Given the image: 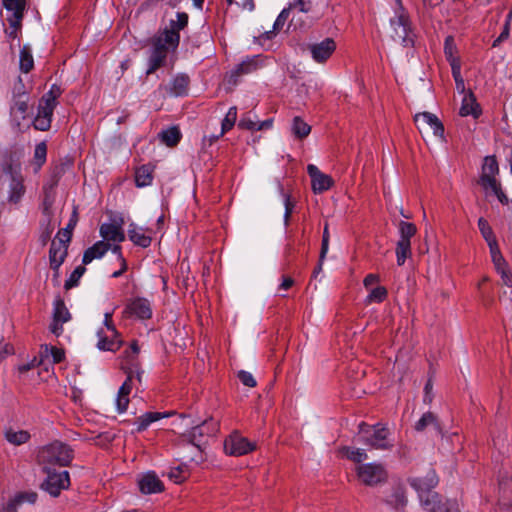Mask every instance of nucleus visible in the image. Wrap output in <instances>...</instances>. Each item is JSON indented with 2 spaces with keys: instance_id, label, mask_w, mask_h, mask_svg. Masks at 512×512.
Masks as SVG:
<instances>
[{
  "instance_id": "obj_12",
  "label": "nucleus",
  "mask_w": 512,
  "mask_h": 512,
  "mask_svg": "<svg viewBox=\"0 0 512 512\" xmlns=\"http://www.w3.org/2000/svg\"><path fill=\"white\" fill-rule=\"evenodd\" d=\"M419 498L424 509L429 512H461L456 501L447 500L443 503L436 492L426 493Z\"/></svg>"
},
{
  "instance_id": "obj_5",
  "label": "nucleus",
  "mask_w": 512,
  "mask_h": 512,
  "mask_svg": "<svg viewBox=\"0 0 512 512\" xmlns=\"http://www.w3.org/2000/svg\"><path fill=\"white\" fill-rule=\"evenodd\" d=\"M388 428L381 424L370 426L364 422L359 424L360 440L369 447L377 450H388L393 447L388 436Z\"/></svg>"
},
{
  "instance_id": "obj_48",
  "label": "nucleus",
  "mask_w": 512,
  "mask_h": 512,
  "mask_svg": "<svg viewBox=\"0 0 512 512\" xmlns=\"http://www.w3.org/2000/svg\"><path fill=\"white\" fill-rule=\"evenodd\" d=\"M387 289L383 286H377L373 289H371L369 295L367 296V303H381L383 302L387 297Z\"/></svg>"
},
{
  "instance_id": "obj_8",
  "label": "nucleus",
  "mask_w": 512,
  "mask_h": 512,
  "mask_svg": "<svg viewBox=\"0 0 512 512\" xmlns=\"http://www.w3.org/2000/svg\"><path fill=\"white\" fill-rule=\"evenodd\" d=\"M356 474L362 484L371 487L385 483L388 479L385 467L379 463L361 464L357 466Z\"/></svg>"
},
{
  "instance_id": "obj_49",
  "label": "nucleus",
  "mask_w": 512,
  "mask_h": 512,
  "mask_svg": "<svg viewBox=\"0 0 512 512\" xmlns=\"http://www.w3.org/2000/svg\"><path fill=\"white\" fill-rule=\"evenodd\" d=\"M329 230H328V224L326 223L323 229V235H322V244H321V260H325L326 254L329 249Z\"/></svg>"
},
{
  "instance_id": "obj_37",
  "label": "nucleus",
  "mask_w": 512,
  "mask_h": 512,
  "mask_svg": "<svg viewBox=\"0 0 512 512\" xmlns=\"http://www.w3.org/2000/svg\"><path fill=\"white\" fill-rule=\"evenodd\" d=\"M291 131L296 138L303 139L310 134L311 126L303 119L296 116L292 120Z\"/></svg>"
},
{
  "instance_id": "obj_1",
  "label": "nucleus",
  "mask_w": 512,
  "mask_h": 512,
  "mask_svg": "<svg viewBox=\"0 0 512 512\" xmlns=\"http://www.w3.org/2000/svg\"><path fill=\"white\" fill-rule=\"evenodd\" d=\"M19 68L24 75L19 76L18 83L14 86V104L11 108L12 123L19 131L25 132L32 126V118L30 116V96L24 89V81L30 84L32 76L29 75L32 70V50L29 44H26L20 50Z\"/></svg>"
},
{
  "instance_id": "obj_51",
  "label": "nucleus",
  "mask_w": 512,
  "mask_h": 512,
  "mask_svg": "<svg viewBox=\"0 0 512 512\" xmlns=\"http://www.w3.org/2000/svg\"><path fill=\"white\" fill-rule=\"evenodd\" d=\"M455 43H454V39L452 36H448L446 37L445 39V43H444V52H445V55L447 57V59L451 62L453 59H455L453 57L454 55V52H455Z\"/></svg>"
},
{
  "instance_id": "obj_10",
  "label": "nucleus",
  "mask_w": 512,
  "mask_h": 512,
  "mask_svg": "<svg viewBox=\"0 0 512 512\" xmlns=\"http://www.w3.org/2000/svg\"><path fill=\"white\" fill-rule=\"evenodd\" d=\"M218 430V425L212 420H205L201 424L194 426L191 431L182 434L184 441L191 443L197 448H201L208 438L213 436Z\"/></svg>"
},
{
  "instance_id": "obj_14",
  "label": "nucleus",
  "mask_w": 512,
  "mask_h": 512,
  "mask_svg": "<svg viewBox=\"0 0 512 512\" xmlns=\"http://www.w3.org/2000/svg\"><path fill=\"white\" fill-rule=\"evenodd\" d=\"M383 502L396 511L403 510L408 503L404 484L400 482L393 483L390 489L386 491Z\"/></svg>"
},
{
  "instance_id": "obj_58",
  "label": "nucleus",
  "mask_w": 512,
  "mask_h": 512,
  "mask_svg": "<svg viewBox=\"0 0 512 512\" xmlns=\"http://www.w3.org/2000/svg\"><path fill=\"white\" fill-rule=\"evenodd\" d=\"M509 31H510V25H509V22L506 21L505 25H504V28H503V31L498 36V38L494 40L492 46L493 47H497L501 42L506 40L509 37Z\"/></svg>"
},
{
  "instance_id": "obj_43",
  "label": "nucleus",
  "mask_w": 512,
  "mask_h": 512,
  "mask_svg": "<svg viewBox=\"0 0 512 512\" xmlns=\"http://www.w3.org/2000/svg\"><path fill=\"white\" fill-rule=\"evenodd\" d=\"M417 228L413 223L401 221L399 223V240L410 242V239L416 234Z\"/></svg>"
},
{
  "instance_id": "obj_50",
  "label": "nucleus",
  "mask_w": 512,
  "mask_h": 512,
  "mask_svg": "<svg viewBox=\"0 0 512 512\" xmlns=\"http://www.w3.org/2000/svg\"><path fill=\"white\" fill-rule=\"evenodd\" d=\"M237 376L243 385L248 387L256 386V380L250 372L241 370L238 372Z\"/></svg>"
},
{
  "instance_id": "obj_41",
  "label": "nucleus",
  "mask_w": 512,
  "mask_h": 512,
  "mask_svg": "<svg viewBox=\"0 0 512 512\" xmlns=\"http://www.w3.org/2000/svg\"><path fill=\"white\" fill-rule=\"evenodd\" d=\"M411 255V242L398 240L396 247L397 264L402 266L406 259Z\"/></svg>"
},
{
  "instance_id": "obj_6",
  "label": "nucleus",
  "mask_w": 512,
  "mask_h": 512,
  "mask_svg": "<svg viewBox=\"0 0 512 512\" xmlns=\"http://www.w3.org/2000/svg\"><path fill=\"white\" fill-rule=\"evenodd\" d=\"M43 471L46 478L41 483L40 488L52 497H58L61 491L70 487V475L66 470H57L56 468L44 466Z\"/></svg>"
},
{
  "instance_id": "obj_64",
  "label": "nucleus",
  "mask_w": 512,
  "mask_h": 512,
  "mask_svg": "<svg viewBox=\"0 0 512 512\" xmlns=\"http://www.w3.org/2000/svg\"><path fill=\"white\" fill-rule=\"evenodd\" d=\"M272 124H273L272 119H267V120H264L261 122H257L256 130L259 131V130L269 129L272 127Z\"/></svg>"
},
{
  "instance_id": "obj_56",
  "label": "nucleus",
  "mask_w": 512,
  "mask_h": 512,
  "mask_svg": "<svg viewBox=\"0 0 512 512\" xmlns=\"http://www.w3.org/2000/svg\"><path fill=\"white\" fill-rule=\"evenodd\" d=\"M57 236L59 239L57 242H62L68 246L72 238V231L65 227L58 232Z\"/></svg>"
},
{
  "instance_id": "obj_9",
  "label": "nucleus",
  "mask_w": 512,
  "mask_h": 512,
  "mask_svg": "<svg viewBox=\"0 0 512 512\" xmlns=\"http://www.w3.org/2000/svg\"><path fill=\"white\" fill-rule=\"evenodd\" d=\"M2 3L6 10L5 21L9 23L6 33L8 37L16 38L23 18L25 0H3Z\"/></svg>"
},
{
  "instance_id": "obj_34",
  "label": "nucleus",
  "mask_w": 512,
  "mask_h": 512,
  "mask_svg": "<svg viewBox=\"0 0 512 512\" xmlns=\"http://www.w3.org/2000/svg\"><path fill=\"white\" fill-rule=\"evenodd\" d=\"M169 414H162V413H159V412H147L143 415H141L140 417L137 418L136 420V424H137V428H136V431L137 432H142L144 430H146L148 428V426L157 421V420H160L161 418L163 417H167Z\"/></svg>"
},
{
  "instance_id": "obj_2",
  "label": "nucleus",
  "mask_w": 512,
  "mask_h": 512,
  "mask_svg": "<svg viewBox=\"0 0 512 512\" xmlns=\"http://www.w3.org/2000/svg\"><path fill=\"white\" fill-rule=\"evenodd\" d=\"M188 19L187 13L177 12L176 19H171L163 30L158 31V33L151 38L152 49L147 74H152L165 65L168 54L175 51L179 45V32L187 27Z\"/></svg>"
},
{
  "instance_id": "obj_7",
  "label": "nucleus",
  "mask_w": 512,
  "mask_h": 512,
  "mask_svg": "<svg viewBox=\"0 0 512 512\" xmlns=\"http://www.w3.org/2000/svg\"><path fill=\"white\" fill-rule=\"evenodd\" d=\"M390 24L394 31L392 37L395 41L400 42L404 46L413 44L409 16L402 4H398L395 17L390 20Z\"/></svg>"
},
{
  "instance_id": "obj_35",
  "label": "nucleus",
  "mask_w": 512,
  "mask_h": 512,
  "mask_svg": "<svg viewBox=\"0 0 512 512\" xmlns=\"http://www.w3.org/2000/svg\"><path fill=\"white\" fill-rule=\"evenodd\" d=\"M189 82L190 81L188 76L184 74L177 75L172 81L170 88L171 93L174 96L186 95L188 92Z\"/></svg>"
},
{
  "instance_id": "obj_39",
  "label": "nucleus",
  "mask_w": 512,
  "mask_h": 512,
  "mask_svg": "<svg viewBox=\"0 0 512 512\" xmlns=\"http://www.w3.org/2000/svg\"><path fill=\"white\" fill-rule=\"evenodd\" d=\"M5 438L13 445H21L30 439V434L28 431L24 430L15 431L13 429H8L5 432Z\"/></svg>"
},
{
  "instance_id": "obj_27",
  "label": "nucleus",
  "mask_w": 512,
  "mask_h": 512,
  "mask_svg": "<svg viewBox=\"0 0 512 512\" xmlns=\"http://www.w3.org/2000/svg\"><path fill=\"white\" fill-rule=\"evenodd\" d=\"M128 236L135 245L143 248L150 246L152 241L151 237L145 234V230L134 223L129 225Z\"/></svg>"
},
{
  "instance_id": "obj_45",
  "label": "nucleus",
  "mask_w": 512,
  "mask_h": 512,
  "mask_svg": "<svg viewBox=\"0 0 512 512\" xmlns=\"http://www.w3.org/2000/svg\"><path fill=\"white\" fill-rule=\"evenodd\" d=\"M478 228H479L480 233L482 234L483 238L487 242V244L497 241L496 237L494 235V232L486 219H484L482 217L479 218Z\"/></svg>"
},
{
  "instance_id": "obj_19",
  "label": "nucleus",
  "mask_w": 512,
  "mask_h": 512,
  "mask_svg": "<svg viewBox=\"0 0 512 512\" xmlns=\"http://www.w3.org/2000/svg\"><path fill=\"white\" fill-rule=\"evenodd\" d=\"M414 121L420 131L426 127H429L432 129L433 134L436 137L443 138L444 126L435 114L430 112L418 113L415 115Z\"/></svg>"
},
{
  "instance_id": "obj_44",
  "label": "nucleus",
  "mask_w": 512,
  "mask_h": 512,
  "mask_svg": "<svg viewBox=\"0 0 512 512\" xmlns=\"http://www.w3.org/2000/svg\"><path fill=\"white\" fill-rule=\"evenodd\" d=\"M488 246H489L491 258L495 265L496 270L502 269L503 266L506 265V261L500 252L497 241H494L493 243H489Z\"/></svg>"
},
{
  "instance_id": "obj_30",
  "label": "nucleus",
  "mask_w": 512,
  "mask_h": 512,
  "mask_svg": "<svg viewBox=\"0 0 512 512\" xmlns=\"http://www.w3.org/2000/svg\"><path fill=\"white\" fill-rule=\"evenodd\" d=\"M459 114L461 116L472 115L474 118H477L481 114L479 105L472 93L464 96Z\"/></svg>"
},
{
  "instance_id": "obj_13",
  "label": "nucleus",
  "mask_w": 512,
  "mask_h": 512,
  "mask_svg": "<svg viewBox=\"0 0 512 512\" xmlns=\"http://www.w3.org/2000/svg\"><path fill=\"white\" fill-rule=\"evenodd\" d=\"M256 444L238 432L232 433L224 442L225 452L232 456H242L255 450Z\"/></svg>"
},
{
  "instance_id": "obj_17",
  "label": "nucleus",
  "mask_w": 512,
  "mask_h": 512,
  "mask_svg": "<svg viewBox=\"0 0 512 512\" xmlns=\"http://www.w3.org/2000/svg\"><path fill=\"white\" fill-rule=\"evenodd\" d=\"M307 49L315 62L324 63L336 50V43L332 38H326L320 43L308 45Z\"/></svg>"
},
{
  "instance_id": "obj_18",
  "label": "nucleus",
  "mask_w": 512,
  "mask_h": 512,
  "mask_svg": "<svg viewBox=\"0 0 512 512\" xmlns=\"http://www.w3.org/2000/svg\"><path fill=\"white\" fill-rule=\"evenodd\" d=\"M71 319V315L62 300H57L54 304L53 320L49 330L55 336H60L63 332V324Z\"/></svg>"
},
{
  "instance_id": "obj_26",
  "label": "nucleus",
  "mask_w": 512,
  "mask_h": 512,
  "mask_svg": "<svg viewBox=\"0 0 512 512\" xmlns=\"http://www.w3.org/2000/svg\"><path fill=\"white\" fill-rule=\"evenodd\" d=\"M427 427H432L436 435H443V429L440 422L438 421L437 416L430 411L424 413L414 426L415 430L418 432L424 431Z\"/></svg>"
},
{
  "instance_id": "obj_53",
  "label": "nucleus",
  "mask_w": 512,
  "mask_h": 512,
  "mask_svg": "<svg viewBox=\"0 0 512 512\" xmlns=\"http://www.w3.org/2000/svg\"><path fill=\"white\" fill-rule=\"evenodd\" d=\"M290 8L283 9L278 15L277 19L274 22L273 28L274 30H279L285 24L287 18L289 17Z\"/></svg>"
},
{
  "instance_id": "obj_54",
  "label": "nucleus",
  "mask_w": 512,
  "mask_h": 512,
  "mask_svg": "<svg viewBox=\"0 0 512 512\" xmlns=\"http://www.w3.org/2000/svg\"><path fill=\"white\" fill-rule=\"evenodd\" d=\"M23 498V495L16 496L2 508L1 512H16V508L22 502Z\"/></svg>"
},
{
  "instance_id": "obj_29",
  "label": "nucleus",
  "mask_w": 512,
  "mask_h": 512,
  "mask_svg": "<svg viewBox=\"0 0 512 512\" xmlns=\"http://www.w3.org/2000/svg\"><path fill=\"white\" fill-rule=\"evenodd\" d=\"M100 234L104 239L114 242H122L125 239L123 230L115 224H103L100 227Z\"/></svg>"
},
{
  "instance_id": "obj_60",
  "label": "nucleus",
  "mask_w": 512,
  "mask_h": 512,
  "mask_svg": "<svg viewBox=\"0 0 512 512\" xmlns=\"http://www.w3.org/2000/svg\"><path fill=\"white\" fill-rule=\"evenodd\" d=\"M491 191L497 196L498 200L502 203V204H507L508 203V198L507 196L503 193V191L501 190V185L499 182L496 183V187L495 188H490Z\"/></svg>"
},
{
  "instance_id": "obj_20",
  "label": "nucleus",
  "mask_w": 512,
  "mask_h": 512,
  "mask_svg": "<svg viewBox=\"0 0 512 512\" xmlns=\"http://www.w3.org/2000/svg\"><path fill=\"white\" fill-rule=\"evenodd\" d=\"M408 482L418 492L419 497H422L437 486L438 477L433 469H429L424 477L409 478Z\"/></svg>"
},
{
  "instance_id": "obj_40",
  "label": "nucleus",
  "mask_w": 512,
  "mask_h": 512,
  "mask_svg": "<svg viewBox=\"0 0 512 512\" xmlns=\"http://www.w3.org/2000/svg\"><path fill=\"white\" fill-rule=\"evenodd\" d=\"M99 341L97 343V347L103 351H116L121 346V341L118 340V337L113 336V338L109 339L108 337L102 336V332L98 333Z\"/></svg>"
},
{
  "instance_id": "obj_59",
  "label": "nucleus",
  "mask_w": 512,
  "mask_h": 512,
  "mask_svg": "<svg viewBox=\"0 0 512 512\" xmlns=\"http://www.w3.org/2000/svg\"><path fill=\"white\" fill-rule=\"evenodd\" d=\"M501 274L502 281L505 285L512 286V274L507 269V265L503 266L502 269L497 270Z\"/></svg>"
},
{
  "instance_id": "obj_3",
  "label": "nucleus",
  "mask_w": 512,
  "mask_h": 512,
  "mask_svg": "<svg viewBox=\"0 0 512 512\" xmlns=\"http://www.w3.org/2000/svg\"><path fill=\"white\" fill-rule=\"evenodd\" d=\"M37 458L38 463L43 467L54 465L66 467L71 464L74 458V451L69 445L61 441H54L43 446L38 451Z\"/></svg>"
},
{
  "instance_id": "obj_22",
  "label": "nucleus",
  "mask_w": 512,
  "mask_h": 512,
  "mask_svg": "<svg viewBox=\"0 0 512 512\" xmlns=\"http://www.w3.org/2000/svg\"><path fill=\"white\" fill-rule=\"evenodd\" d=\"M123 314L126 317H137L139 319H149L152 315L150 303L145 298H136L130 301Z\"/></svg>"
},
{
  "instance_id": "obj_63",
  "label": "nucleus",
  "mask_w": 512,
  "mask_h": 512,
  "mask_svg": "<svg viewBox=\"0 0 512 512\" xmlns=\"http://www.w3.org/2000/svg\"><path fill=\"white\" fill-rule=\"evenodd\" d=\"M378 281H379V276L378 275H376V274H368L365 277V279H364V286L368 289L373 284L378 283Z\"/></svg>"
},
{
  "instance_id": "obj_32",
  "label": "nucleus",
  "mask_w": 512,
  "mask_h": 512,
  "mask_svg": "<svg viewBox=\"0 0 512 512\" xmlns=\"http://www.w3.org/2000/svg\"><path fill=\"white\" fill-rule=\"evenodd\" d=\"M159 138L168 147H174L181 139V132L178 127L172 126L159 133Z\"/></svg>"
},
{
  "instance_id": "obj_4",
  "label": "nucleus",
  "mask_w": 512,
  "mask_h": 512,
  "mask_svg": "<svg viewBox=\"0 0 512 512\" xmlns=\"http://www.w3.org/2000/svg\"><path fill=\"white\" fill-rule=\"evenodd\" d=\"M60 86L53 84L50 90L44 94L38 103L37 115L34 116V129L47 131L51 127L52 116L56 108L57 99L62 94Z\"/></svg>"
},
{
  "instance_id": "obj_24",
  "label": "nucleus",
  "mask_w": 512,
  "mask_h": 512,
  "mask_svg": "<svg viewBox=\"0 0 512 512\" xmlns=\"http://www.w3.org/2000/svg\"><path fill=\"white\" fill-rule=\"evenodd\" d=\"M127 378L124 381V383L121 385L118 391L117 399H116V405L117 410L120 413H123L127 410L128 404H129V394L132 390V378H133V371L130 369L129 371H126Z\"/></svg>"
},
{
  "instance_id": "obj_57",
  "label": "nucleus",
  "mask_w": 512,
  "mask_h": 512,
  "mask_svg": "<svg viewBox=\"0 0 512 512\" xmlns=\"http://www.w3.org/2000/svg\"><path fill=\"white\" fill-rule=\"evenodd\" d=\"M450 65H451L452 74H453L454 79L457 80V78H459L460 82H461V87L464 88V81L461 77L459 61L457 59H453L451 61Z\"/></svg>"
},
{
  "instance_id": "obj_62",
  "label": "nucleus",
  "mask_w": 512,
  "mask_h": 512,
  "mask_svg": "<svg viewBox=\"0 0 512 512\" xmlns=\"http://www.w3.org/2000/svg\"><path fill=\"white\" fill-rule=\"evenodd\" d=\"M284 199H285V216L284 217H285V223L287 224L288 220H289V217H290V214H291L292 209H293V204L290 201L289 195L284 194Z\"/></svg>"
},
{
  "instance_id": "obj_38",
  "label": "nucleus",
  "mask_w": 512,
  "mask_h": 512,
  "mask_svg": "<svg viewBox=\"0 0 512 512\" xmlns=\"http://www.w3.org/2000/svg\"><path fill=\"white\" fill-rule=\"evenodd\" d=\"M47 157V143L46 141H41L34 148V172L41 169V167L45 164Z\"/></svg>"
},
{
  "instance_id": "obj_23",
  "label": "nucleus",
  "mask_w": 512,
  "mask_h": 512,
  "mask_svg": "<svg viewBox=\"0 0 512 512\" xmlns=\"http://www.w3.org/2000/svg\"><path fill=\"white\" fill-rule=\"evenodd\" d=\"M68 246L62 242L53 240L49 250L50 267L58 275V270L67 256Z\"/></svg>"
},
{
  "instance_id": "obj_46",
  "label": "nucleus",
  "mask_w": 512,
  "mask_h": 512,
  "mask_svg": "<svg viewBox=\"0 0 512 512\" xmlns=\"http://www.w3.org/2000/svg\"><path fill=\"white\" fill-rule=\"evenodd\" d=\"M85 271L86 268L84 264L76 267L74 271L71 273L70 277L65 281L64 288L66 290H69L72 289L73 287H76Z\"/></svg>"
},
{
  "instance_id": "obj_28",
  "label": "nucleus",
  "mask_w": 512,
  "mask_h": 512,
  "mask_svg": "<svg viewBox=\"0 0 512 512\" xmlns=\"http://www.w3.org/2000/svg\"><path fill=\"white\" fill-rule=\"evenodd\" d=\"M110 245L104 241H98L89 247L83 255L82 262L84 265L91 263L94 259H99L109 250Z\"/></svg>"
},
{
  "instance_id": "obj_42",
  "label": "nucleus",
  "mask_w": 512,
  "mask_h": 512,
  "mask_svg": "<svg viewBox=\"0 0 512 512\" xmlns=\"http://www.w3.org/2000/svg\"><path fill=\"white\" fill-rule=\"evenodd\" d=\"M341 452L348 459H350V460H352L353 462H356V463H360L363 460H366L368 458L365 450L360 449V448L343 447L341 449Z\"/></svg>"
},
{
  "instance_id": "obj_36",
  "label": "nucleus",
  "mask_w": 512,
  "mask_h": 512,
  "mask_svg": "<svg viewBox=\"0 0 512 512\" xmlns=\"http://www.w3.org/2000/svg\"><path fill=\"white\" fill-rule=\"evenodd\" d=\"M41 359L39 361V365H43L45 360L44 358H48L49 354L51 355L53 361L52 363H60L64 359V351L62 349L56 348V347H48V345H42L41 346Z\"/></svg>"
},
{
  "instance_id": "obj_15",
  "label": "nucleus",
  "mask_w": 512,
  "mask_h": 512,
  "mask_svg": "<svg viewBox=\"0 0 512 512\" xmlns=\"http://www.w3.org/2000/svg\"><path fill=\"white\" fill-rule=\"evenodd\" d=\"M5 189L10 193V200L13 202H17L23 193L21 179L14 176L11 170L6 169L0 172V192Z\"/></svg>"
},
{
  "instance_id": "obj_52",
  "label": "nucleus",
  "mask_w": 512,
  "mask_h": 512,
  "mask_svg": "<svg viewBox=\"0 0 512 512\" xmlns=\"http://www.w3.org/2000/svg\"><path fill=\"white\" fill-rule=\"evenodd\" d=\"M312 0H295L290 8H296L300 12L307 13L312 10Z\"/></svg>"
},
{
  "instance_id": "obj_61",
  "label": "nucleus",
  "mask_w": 512,
  "mask_h": 512,
  "mask_svg": "<svg viewBox=\"0 0 512 512\" xmlns=\"http://www.w3.org/2000/svg\"><path fill=\"white\" fill-rule=\"evenodd\" d=\"M104 323L107 329L112 333V336L118 337V333L112 324V313H105Z\"/></svg>"
},
{
  "instance_id": "obj_21",
  "label": "nucleus",
  "mask_w": 512,
  "mask_h": 512,
  "mask_svg": "<svg viewBox=\"0 0 512 512\" xmlns=\"http://www.w3.org/2000/svg\"><path fill=\"white\" fill-rule=\"evenodd\" d=\"M307 173L311 178L312 190L314 193H322L328 190L333 184L332 178L329 175L322 173L318 167L313 164H309L307 166Z\"/></svg>"
},
{
  "instance_id": "obj_47",
  "label": "nucleus",
  "mask_w": 512,
  "mask_h": 512,
  "mask_svg": "<svg viewBox=\"0 0 512 512\" xmlns=\"http://www.w3.org/2000/svg\"><path fill=\"white\" fill-rule=\"evenodd\" d=\"M236 119H237V108L231 107L228 110L225 118L222 121L220 136L225 134L227 131H229L234 126Z\"/></svg>"
},
{
  "instance_id": "obj_11",
  "label": "nucleus",
  "mask_w": 512,
  "mask_h": 512,
  "mask_svg": "<svg viewBox=\"0 0 512 512\" xmlns=\"http://www.w3.org/2000/svg\"><path fill=\"white\" fill-rule=\"evenodd\" d=\"M63 172H64L63 167L60 164H55L48 171L46 181L43 184V193H44L43 206H44L45 213L48 212L50 206L52 205V203L54 201L55 188L57 187L58 182H59Z\"/></svg>"
},
{
  "instance_id": "obj_55",
  "label": "nucleus",
  "mask_w": 512,
  "mask_h": 512,
  "mask_svg": "<svg viewBox=\"0 0 512 512\" xmlns=\"http://www.w3.org/2000/svg\"><path fill=\"white\" fill-rule=\"evenodd\" d=\"M238 126L242 129L256 130L257 122L253 121L251 118L247 116H244L239 121Z\"/></svg>"
},
{
  "instance_id": "obj_31",
  "label": "nucleus",
  "mask_w": 512,
  "mask_h": 512,
  "mask_svg": "<svg viewBox=\"0 0 512 512\" xmlns=\"http://www.w3.org/2000/svg\"><path fill=\"white\" fill-rule=\"evenodd\" d=\"M260 56H253L242 61L232 72L233 76H240L256 71L261 66Z\"/></svg>"
},
{
  "instance_id": "obj_16",
  "label": "nucleus",
  "mask_w": 512,
  "mask_h": 512,
  "mask_svg": "<svg viewBox=\"0 0 512 512\" xmlns=\"http://www.w3.org/2000/svg\"><path fill=\"white\" fill-rule=\"evenodd\" d=\"M499 173L498 162L495 156H486L482 165V172L479 179V184L485 189L495 188L496 175Z\"/></svg>"
},
{
  "instance_id": "obj_25",
  "label": "nucleus",
  "mask_w": 512,
  "mask_h": 512,
  "mask_svg": "<svg viewBox=\"0 0 512 512\" xmlns=\"http://www.w3.org/2000/svg\"><path fill=\"white\" fill-rule=\"evenodd\" d=\"M138 485L144 494L159 493L164 489L163 483L154 473L143 475L138 481Z\"/></svg>"
},
{
  "instance_id": "obj_33",
  "label": "nucleus",
  "mask_w": 512,
  "mask_h": 512,
  "mask_svg": "<svg viewBox=\"0 0 512 512\" xmlns=\"http://www.w3.org/2000/svg\"><path fill=\"white\" fill-rule=\"evenodd\" d=\"M153 168L150 165H143L135 172V182L138 187H145L152 183Z\"/></svg>"
}]
</instances>
